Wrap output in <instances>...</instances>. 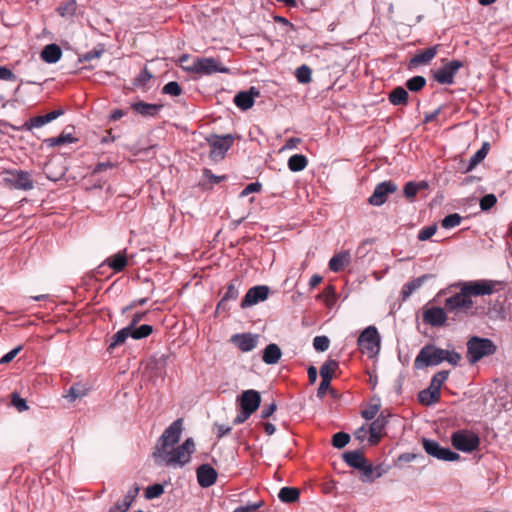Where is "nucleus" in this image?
<instances>
[{
    "mask_svg": "<svg viewBox=\"0 0 512 512\" xmlns=\"http://www.w3.org/2000/svg\"><path fill=\"white\" fill-rule=\"evenodd\" d=\"M48 141L52 146H59L66 143H74L77 141V139L74 138L71 134H61L58 137L50 138Z\"/></svg>",
    "mask_w": 512,
    "mask_h": 512,
    "instance_id": "53",
    "label": "nucleus"
},
{
    "mask_svg": "<svg viewBox=\"0 0 512 512\" xmlns=\"http://www.w3.org/2000/svg\"><path fill=\"white\" fill-rule=\"evenodd\" d=\"M497 202L496 196L494 194H487L480 200V207L483 211L489 210L492 208Z\"/></svg>",
    "mask_w": 512,
    "mask_h": 512,
    "instance_id": "55",
    "label": "nucleus"
},
{
    "mask_svg": "<svg viewBox=\"0 0 512 512\" xmlns=\"http://www.w3.org/2000/svg\"><path fill=\"white\" fill-rule=\"evenodd\" d=\"M242 285V281L239 278L232 279L228 284L226 288V292L224 293L223 297L219 301L216 307V312H228V301L230 300H236L239 296V290Z\"/></svg>",
    "mask_w": 512,
    "mask_h": 512,
    "instance_id": "16",
    "label": "nucleus"
},
{
    "mask_svg": "<svg viewBox=\"0 0 512 512\" xmlns=\"http://www.w3.org/2000/svg\"><path fill=\"white\" fill-rule=\"evenodd\" d=\"M62 50L57 44H48L41 51V58L44 62L53 64L61 59Z\"/></svg>",
    "mask_w": 512,
    "mask_h": 512,
    "instance_id": "27",
    "label": "nucleus"
},
{
    "mask_svg": "<svg viewBox=\"0 0 512 512\" xmlns=\"http://www.w3.org/2000/svg\"><path fill=\"white\" fill-rule=\"evenodd\" d=\"M262 506V502L248 504L246 506H240L236 508L233 512H256Z\"/></svg>",
    "mask_w": 512,
    "mask_h": 512,
    "instance_id": "64",
    "label": "nucleus"
},
{
    "mask_svg": "<svg viewBox=\"0 0 512 512\" xmlns=\"http://www.w3.org/2000/svg\"><path fill=\"white\" fill-rule=\"evenodd\" d=\"M439 399L440 392L437 390H433L431 386H429L427 389L420 391L418 394L419 402L427 406L437 403Z\"/></svg>",
    "mask_w": 512,
    "mask_h": 512,
    "instance_id": "33",
    "label": "nucleus"
},
{
    "mask_svg": "<svg viewBox=\"0 0 512 512\" xmlns=\"http://www.w3.org/2000/svg\"><path fill=\"white\" fill-rule=\"evenodd\" d=\"M58 13L61 16H73L76 12V1L68 0L66 3L60 5L57 8Z\"/></svg>",
    "mask_w": 512,
    "mask_h": 512,
    "instance_id": "47",
    "label": "nucleus"
},
{
    "mask_svg": "<svg viewBox=\"0 0 512 512\" xmlns=\"http://www.w3.org/2000/svg\"><path fill=\"white\" fill-rule=\"evenodd\" d=\"M350 441V435L345 432H338L332 437V445L335 448H344Z\"/></svg>",
    "mask_w": 512,
    "mask_h": 512,
    "instance_id": "46",
    "label": "nucleus"
},
{
    "mask_svg": "<svg viewBox=\"0 0 512 512\" xmlns=\"http://www.w3.org/2000/svg\"><path fill=\"white\" fill-rule=\"evenodd\" d=\"M103 53H104V48H100V49H96L95 48V49H93L91 51H88L85 54H83L79 58V61L80 62H89V61H91L93 59L100 58Z\"/></svg>",
    "mask_w": 512,
    "mask_h": 512,
    "instance_id": "56",
    "label": "nucleus"
},
{
    "mask_svg": "<svg viewBox=\"0 0 512 512\" xmlns=\"http://www.w3.org/2000/svg\"><path fill=\"white\" fill-rule=\"evenodd\" d=\"M330 345V340L327 336H316L313 339V347L316 351L325 352L328 350Z\"/></svg>",
    "mask_w": 512,
    "mask_h": 512,
    "instance_id": "50",
    "label": "nucleus"
},
{
    "mask_svg": "<svg viewBox=\"0 0 512 512\" xmlns=\"http://www.w3.org/2000/svg\"><path fill=\"white\" fill-rule=\"evenodd\" d=\"M282 355L281 349L277 344L271 343L266 346L263 352L262 360L268 365L278 363Z\"/></svg>",
    "mask_w": 512,
    "mask_h": 512,
    "instance_id": "29",
    "label": "nucleus"
},
{
    "mask_svg": "<svg viewBox=\"0 0 512 512\" xmlns=\"http://www.w3.org/2000/svg\"><path fill=\"white\" fill-rule=\"evenodd\" d=\"M164 493V487L161 484H153L146 488L145 497L154 499L160 497Z\"/></svg>",
    "mask_w": 512,
    "mask_h": 512,
    "instance_id": "51",
    "label": "nucleus"
},
{
    "mask_svg": "<svg viewBox=\"0 0 512 512\" xmlns=\"http://www.w3.org/2000/svg\"><path fill=\"white\" fill-rule=\"evenodd\" d=\"M439 45L436 44L432 47H429L424 50H419L409 62L410 67H417L422 64H428L432 61V59L436 56L438 52Z\"/></svg>",
    "mask_w": 512,
    "mask_h": 512,
    "instance_id": "21",
    "label": "nucleus"
},
{
    "mask_svg": "<svg viewBox=\"0 0 512 512\" xmlns=\"http://www.w3.org/2000/svg\"><path fill=\"white\" fill-rule=\"evenodd\" d=\"M358 470L362 473L361 480L363 482H373L383 474L381 467H374L371 463H368V461H366L365 464H363V467Z\"/></svg>",
    "mask_w": 512,
    "mask_h": 512,
    "instance_id": "30",
    "label": "nucleus"
},
{
    "mask_svg": "<svg viewBox=\"0 0 512 512\" xmlns=\"http://www.w3.org/2000/svg\"><path fill=\"white\" fill-rule=\"evenodd\" d=\"M11 404L19 411L24 412L28 410V405L26 400L21 398L20 395L16 392L11 394Z\"/></svg>",
    "mask_w": 512,
    "mask_h": 512,
    "instance_id": "54",
    "label": "nucleus"
},
{
    "mask_svg": "<svg viewBox=\"0 0 512 512\" xmlns=\"http://www.w3.org/2000/svg\"><path fill=\"white\" fill-rule=\"evenodd\" d=\"M449 376V371H439L437 372L431 379L430 385L433 390H437L440 392L443 383L447 380Z\"/></svg>",
    "mask_w": 512,
    "mask_h": 512,
    "instance_id": "44",
    "label": "nucleus"
},
{
    "mask_svg": "<svg viewBox=\"0 0 512 512\" xmlns=\"http://www.w3.org/2000/svg\"><path fill=\"white\" fill-rule=\"evenodd\" d=\"M489 147V143H483L482 147L471 156L468 166L463 170V172L468 173L472 171L482 160H484L488 154Z\"/></svg>",
    "mask_w": 512,
    "mask_h": 512,
    "instance_id": "32",
    "label": "nucleus"
},
{
    "mask_svg": "<svg viewBox=\"0 0 512 512\" xmlns=\"http://www.w3.org/2000/svg\"><path fill=\"white\" fill-rule=\"evenodd\" d=\"M153 332V327L148 324H143L139 326L138 328H132L131 327V337L133 339H143L151 335Z\"/></svg>",
    "mask_w": 512,
    "mask_h": 512,
    "instance_id": "42",
    "label": "nucleus"
},
{
    "mask_svg": "<svg viewBox=\"0 0 512 512\" xmlns=\"http://www.w3.org/2000/svg\"><path fill=\"white\" fill-rule=\"evenodd\" d=\"M237 403L241 409L253 414L261 404V395L253 389L245 390L238 396Z\"/></svg>",
    "mask_w": 512,
    "mask_h": 512,
    "instance_id": "15",
    "label": "nucleus"
},
{
    "mask_svg": "<svg viewBox=\"0 0 512 512\" xmlns=\"http://www.w3.org/2000/svg\"><path fill=\"white\" fill-rule=\"evenodd\" d=\"M463 67V62L460 60H452L445 63L442 67L433 72L434 80L441 85L454 84V77L460 68Z\"/></svg>",
    "mask_w": 512,
    "mask_h": 512,
    "instance_id": "11",
    "label": "nucleus"
},
{
    "mask_svg": "<svg viewBox=\"0 0 512 512\" xmlns=\"http://www.w3.org/2000/svg\"><path fill=\"white\" fill-rule=\"evenodd\" d=\"M1 124L5 127H10L11 129H13L15 131H23V130L30 131L33 128H38V127H41V126L47 124V122H46L45 116L41 115V116H36V117L30 118L28 121H26L21 126H15L13 124H10V123L4 122V121H1Z\"/></svg>",
    "mask_w": 512,
    "mask_h": 512,
    "instance_id": "25",
    "label": "nucleus"
},
{
    "mask_svg": "<svg viewBox=\"0 0 512 512\" xmlns=\"http://www.w3.org/2000/svg\"><path fill=\"white\" fill-rule=\"evenodd\" d=\"M161 104H151L143 101L134 102L131 104V109L136 113L145 117H154L162 109Z\"/></svg>",
    "mask_w": 512,
    "mask_h": 512,
    "instance_id": "23",
    "label": "nucleus"
},
{
    "mask_svg": "<svg viewBox=\"0 0 512 512\" xmlns=\"http://www.w3.org/2000/svg\"><path fill=\"white\" fill-rule=\"evenodd\" d=\"M214 431L216 433L217 438L220 439L230 433L231 427L224 424L215 423Z\"/></svg>",
    "mask_w": 512,
    "mask_h": 512,
    "instance_id": "62",
    "label": "nucleus"
},
{
    "mask_svg": "<svg viewBox=\"0 0 512 512\" xmlns=\"http://www.w3.org/2000/svg\"><path fill=\"white\" fill-rule=\"evenodd\" d=\"M129 336H131V327H125L119 330L113 336L112 342L108 346V351L111 352L115 347L122 345Z\"/></svg>",
    "mask_w": 512,
    "mask_h": 512,
    "instance_id": "38",
    "label": "nucleus"
},
{
    "mask_svg": "<svg viewBox=\"0 0 512 512\" xmlns=\"http://www.w3.org/2000/svg\"><path fill=\"white\" fill-rule=\"evenodd\" d=\"M270 289L265 285H258L250 288L243 297L240 306L242 309L254 306L268 298Z\"/></svg>",
    "mask_w": 512,
    "mask_h": 512,
    "instance_id": "14",
    "label": "nucleus"
},
{
    "mask_svg": "<svg viewBox=\"0 0 512 512\" xmlns=\"http://www.w3.org/2000/svg\"><path fill=\"white\" fill-rule=\"evenodd\" d=\"M234 343L242 352H249L257 345V337L249 333L235 334L231 337Z\"/></svg>",
    "mask_w": 512,
    "mask_h": 512,
    "instance_id": "22",
    "label": "nucleus"
},
{
    "mask_svg": "<svg viewBox=\"0 0 512 512\" xmlns=\"http://www.w3.org/2000/svg\"><path fill=\"white\" fill-rule=\"evenodd\" d=\"M86 394L85 389H83L80 385H72L69 390L67 391V394L65 397L73 402L77 398H80Z\"/></svg>",
    "mask_w": 512,
    "mask_h": 512,
    "instance_id": "52",
    "label": "nucleus"
},
{
    "mask_svg": "<svg viewBox=\"0 0 512 512\" xmlns=\"http://www.w3.org/2000/svg\"><path fill=\"white\" fill-rule=\"evenodd\" d=\"M297 81L301 84L310 83L312 80V70L307 65H302L296 70Z\"/></svg>",
    "mask_w": 512,
    "mask_h": 512,
    "instance_id": "41",
    "label": "nucleus"
},
{
    "mask_svg": "<svg viewBox=\"0 0 512 512\" xmlns=\"http://www.w3.org/2000/svg\"><path fill=\"white\" fill-rule=\"evenodd\" d=\"M389 417V413H387L386 411H381L379 416L371 423L369 428V441L372 445L377 444L381 440L383 436V430L388 423Z\"/></svg>",
    "mask_w": 512,
    "mask_h": 512,
    "instance_id": "17",
    "label": "nucleus"
},
{
    "mask_svg": "<svg viewBox=\"0 0 512 512\" xmlns=\"http://www.w3.org/2000/svg\"><path fill=\"white\" fill-rule=\"evenodd\" d=\"M300 491L295 487H283L280 489L278 497L284 503H294L299 499Z\"/></svg>",
    "mask_w": 512,
    "mask_h": 512,
    "instance_id": "37",
    "label": "nucleus"
},
{
    "mask_svg": "<svg viewBox=\"0 0 512 512\" xmlns=\"http://www.w3.org/2000/svg\"><path fill=\"white\" fill-rule=\"evenodd\" d=\"M437 231V226H427L418 233V239L420 241H426L430 239Z\"/></svg>",
    "mask_w": 512,
    "mask_h": 512,
    "instance_id": "58",
    "label": "nucleus"
},
{
    "mask_svg": "<svg viewBox=\"0 0 512 512\" xmlns=\"http://www.w3.org/2000/svg\"><path fill=\"white\" fill-rule=\"evenodd\" d=\"M114 272H122L128 265V259L125 250L119 251L104 261Z\"/></svg>",
    "mask_w": 512,
    "mask_h": 512,
    "instance_id": "24",
    "label": "nucleus"
},
{
    "mask_svg": "<svg viewBox=\"0 0 512 512\" xmlns=\"http://www.w3.org/2000/svg\"><path fill=\"white\" fill-rule=\"evenodd\" d=\"M381 404L380 400H372L369 405L361 411V416L366 420H372L376 417L378 412L380 411Z\"/></svg>",
    "mask_w": 512,
    "mask_h": 512,
    "instance_id": "40",
    "label": "nucleus"
},
{
    "mask_svg": "<svg viewBox=\"0 0 512 512\" xmlns=\"http://www.w3.org/2000/svg\"><path fill=\"white\" fill-rule=\"evenodd\" d=\"M197 480L201 487L212 486L217 480V472L209 464H202L197 468Z\"/></svg>",
    "mask_w": 512,
    "mask_h": 512,
    "instance_id": "20",
    "label": "nucleus"
},
{
    "mask_svg": "<svg viewBox=\"0 0 512 512\" xmlns=\"http://www.w3.org/2000/svg\"><path fill=\"white\" fill-rule=\"evenodd\" d=\"M427 276L418 277L404 285L402 293L404 297H408L412 292L421 287Z\"/></svg>",
    "mask_w": 512,
    "mask_h": 512,
    "instance_id": "45",
    "label": "nucleus"
},
{
    "mask_svg": "<svg viewBox=\"0 0 512 512\" xmlns=\"http://www.w3.org/2000/svg\"><path fill=\"white\" fill-rule=\"evenodd\" d=\"M343 460L352 468L359 469L367 461L360 451H347L343 454Z\"/></svg>",
    "mask_w": 512,
    "mask_h": 512,
    "instance_id": "31",
    "label": "nucleus"
},
{
    "mask_svg": "<svg viewBox=\"0 0 512 512\" xmlns=\"http://www.w3.org/2000/svg\"><path fill=\"white\" fill-rule=\"evenodd\" d=\"M0 79L5 81H16V75L7 67L0 66Z\"/></svg>",
    "mask_w": 512,
    "mask_h": 512,
    "instance_id": "61",
    "label": "nucleus"
},
{
    "mask_svg": "<svg viewBox=\"0 0 512 512\" xmlns=\"http://www.w3.org/2000/svg\"><path fill=\"white\" fill-rule=\"evenodd\" d=\"M4 178L3 181L6 185L9 187H12L14 189L18 190H31L34 187V182L32 179V175L28 171L23 170H6L4 172Z\"/></svg>",
    "mask_w": 512,
    "mask_h": 512,
    "instance_id": "7",
    "label": "nucleus"
},
{
    "mask_svg": "<svg viewBox=\"0 0 512 512\" xmlns=\"http://www.w3.org/2000/svg\"><path fill=\"white\" fill-rule=\"evenodd\" d=\"M206 141L210 146V158L213 160H221L226 152L232 147L234 137L231 134L219 136L211 134L206 137Z\"/></svg>",
    "mask_w": 512,
    "mask_h": 512,
    "instance_id": "6",
    "label": "nucleus"
},
{
    "mask_svg": "<svg viewBox=\"0 0 512 512\" xmlns=\"http://www.w3.org/2000/svg\"><path fill=\"white\" fill-rule=\"evenodd\" d=\"M423 448L425 452L438 460L443 461H456L460 455L449 448L441 447L440 444L434 440L423 438Z\"/></svg>",
    "mask_w": 512,
    "mask_h": 512,
    "instance_id": "12",
    "label": "nucleus"
},
{
    "mask_svg": "<svg viewBox=\"0 0 512 512\" xmlns=\"http://www.w3.org/2000/svg\"><path fill=\"white\" fill-rule=\"evenodd\" d=\"M474 302L464 293L462 289L460 292L448 297L445 300V309L447 312L454 313L455 316L459 314L467 315L473 308Z\"/></svg>",
    "mask_w": 512,
    "mask_h": 512,
    "instance_id": "9",
    "label": "nucleus"
},
{
    "mask_svg": "<svg viewBox=\"0 0 512 512\" xmlns=\"http://www.w3.org/2000/svg\"><path fill=\"white\" fill-rule=\"evenodd\" d=\"M130 508L129 502L121 501L116 502L109 510V512H126Z\"/></svg>",
    "mask_w": 512,
    "mask_h": 512,
    "instance_id": "63",
    "label": "nucleus"
},
{
    "mask_svg": "<svg viewBox=\"0 0 512 512\" xmlns=\"http://www.w3.org/2000/svg\"><path fill=\"white\" fill-rule=\"evenodd\" d=\"M398 186L392 180H387L376 185L372 195L369 197L368 202L373 206H380L384 204L388 196L397 191Z\"/></svg>",
    "mask_w": 512,
    "mask_h": 512,
    "instance_id": "13",
    "label": "nucleus"
},
{
    "mask_svg": "<svg viewBox=\"0 0 512 512\" xmlns=\"http://www.w3.org/2000/svg\"><path fill=\"white\" fill-rule=\"evenodd\" d=\"M461 360V355L455 351H448L444 349V361H447L451 365L456 366Z\"/></svg>",
    "mask_w": 512,
    "mask_h": 512,
    "instance_id": "59",
    "label": "nucleus"
},
{
    "mask_svg": "<svg viewBox=\"0 0 512 512\" xmlns=\"http://www.w3.org/2000/svg\"><path fill=\"white\" fill-rule=\"evenodd\" d=\"M453 447L459 451L470 453L476 450L480 445L478 435L469 430H458L451 436Z\"/></svg>",
    "mask_w": 512,
    "mask_h": 512,
    "instance_id": "5",
    "label": "nucleus"
},
{
    "mask_svg": "<svg viewBox=\"0 0 512 512\" xmlns=\"http://www.w3.org/2000/svg\"><path fill=\"white\" fill-rule=\"evenodd\" d=\"M497 351V346L488 338L472 336L467 341V360L470 364L479 362L482 358L491 356Z\"/></svg>",
    "mask_w": 512,
    "mask_h": 512,
    "instance_id": "2",
    "label": "nucleus"
},
{
    "mask_svg": "<svg viewBox=\"0 0 512 512\" xmlns=\"http://www.w3.org/2000/svg\"><path fill=\"white\" fill-rule=\"evenodd\" d=\"M427 188H428V183L426 181H420V182L410 181L405 184L403 193H404V196L408 200L412 201L420 190H425Z\"/></svg>",
    "mask_w": 512,
    "mask_h": 512,
    "instance_id": "34",
    "label": "nucleus"
},
{
    "mask_svg": "<svg viewBox=\"0 0 512 512\" xmlns=\"http://www.w3.org/2000/svg\"><path fill=\"white\" fill-rule=\"evenodd\" d=\"M186 70L201 75L229 72V69L225 67L219 59L212 57L197 58Z\"/></svg>",
    "mask_w": 512,
    "mask_h": 512,
    "instance_id": "4",
    "label": "nucleus"
},
{
    "mask_svg": "<svg viewBox=\"0 0 512 512\" xmlns=\"http://www.w3.org/2000/svg\"><path fill=\"white\" fill-rule=\"evenodd\" d=\"M444 361V349L433 344L425 345L421 348L414 360L415 369H424L429 366L439 365Z\"/></svg>",
    "mask_w": 512,
    "mask_h": 512,
    "instance_id": "3",
    "label": "nucleus"
},
{
    "mask_svg": "<svg viewBox=\"0 0 512 512\" xmlns=\"http://www.w3.org/2000/svg\"><path fill=\"white\" fill-rule=\"evenodd\" d=\"M338 362L335 360H327L320 368V376L322 379L332 380L333 374L338 368Z\"/></svg>",
    "mask_w": 512,
    "mask_h": 512,
    "instance_id": "39",
    "label": "nucleus"
},
{
    "mask_svg": "<svg viewBox=\"0 0 512 512\" xmlns=\"http://www.w3.org/2000/svg\"><path fill=\"white\" fill-rule=\"evenodd\" d=\"M226 179V175L218 176L213 174V172L210 169L204 168L203 176L201 181L199 182V185L203 189H212L214 184H219L220 182L225 181Z\"/></svg>",
    "mask_w": 512,
    "mask_h": 512,
    "instance_id": "28",
    "label": "nucleus"
},
{
    "mask_svg": "<svg viewBox=\"0 0 512 512\" xmlns=\"http://www.w3.org/2000/svg\"><path fill=\"white\" fill-rule=\"evenodd\" d=\"M350 253L342 251L335 254L329 261V269L333 272L343 271L350 264Z\"/></svg>",
    "mask_w": 512,
    "mask_h": 512,
    "instance_id": "26",
    "label": "nucleus"
},
{
    "mask_svg": "<svg viewBox=\"0 0 512 512\" xmlns=\"http://www.w3.org/2000/svg\"><path fill=\"white\" fill-rule=\"evenodd\" d=\"M113 168H115V164L110 161L98 163L93 169L90 177H95L96 175Z\"/></svg>",
    "mask_w": 512,
    "mask_h": 512,
    "instance_id": "57",
    "label": "nucleus"
},
{
    "mask_svg": "<svg viewBox=\"0 0 512 512\" xmlns=\"http://www.w3.org/2000/svg\"><path fill=\"white\" fill-rule=\"evenodd\" d=\"M308 165L306 156L302 154H294L288 159V168L292 172H300Z\"/></svg>",
    "mask_w": 512,
    "mask_h": 512,
    "instance_id": "36",
    "label": "nucleus"
},
{
    "mask_svg": "<svg viewBox=\"0 0 512 512\" xmlns=\"http://www.w3.org/2000/svg\"><path fill=\"white\" fill-rule=\"evenodd\" d=\"M497 282L492 280L468 281L461 284V289L471 299L472 296L491 295Z\"/></svg>",
    "mask_w": 512,
    "mask_h": 512,
    "instance_id": "10",
    "label": "nucleus"
},
{
    "mask_svg": "<svg viewBox=\"0 0 512 512\" xmlns=\"http://www.w3.org/2000/svg\"><path fill=\"white\" fill-rule=\"evenodd\" d=\"M408 99V92L401 86L394 88L389 94V101L395 106L407 105Z\"/></svg>",
    "mask_w": 512,
    "mask_h": 512,
    "instance_id": "35",
    "label": "nucleus"
},
{
    "mask_svg": "<svg viewBox=\"0 0 512 512\" xmlns=\"http://www.w3.org/2000/svg\"><path fill=\"white\" fill-rule=\"evenodd\" d=\"M260 96V91L255 87H250L247 91H240L234 97L235 105L241 110L250 109L255 102V98Z\"/></svg>",
    "mask_w": 512,
    "mask_h": 512,
    "instance_id": "19",
    "label": "nucleus"
},
{
    "mask_svg": "<svg viewBox=\"0 0 512 512\" xmlns=\"http://www.w3.org/2000/svg\"><path fill=\"white\" fill-rule=\"evenodd\" d=\"M262 188V185L259 182L249 183L240 193L241 197H245L251 193L259 192Z\"/></svg>",
    "mask_w": 512,
    "mask_h": 512,
    "instance_id": "60",
    "label": "nucleus"
},
{
    "mask_svg": "<svg viewBox=\"0 0 512 512\" xmlns=\"http://www.w3.org/2000/svg\"><path fill=\"white\" fill-rule=\"evenodd\" d=\"M426 85V79L423 76H414L407 80L406 87L411 92L421 91Z\"/></svg>",
    "mask_w": 512,
    "mask_h": 512,
    "instance_id": "43",
    "label": "nucleus"
},
{
    "mask_svg": "<svg viewBox=\"0 0 512 512\" xmlns=\"http://www.w3.org/2000/svg\"><path fill=\"white\" fill-rule=\"evenodd\" d=\"M446 309L441 307H429L423 310L422 318L426 324L433 327L443 326L447 320Z\"/></svg>",
    "mask_w": 512,
    "mask_h": 512,
    "instance_id": "18",
    "label": "nucleus"
},
{
    "mask_svg": "<svg viewBox=\"0 0 512 512\" xmlns=\"http://www.w3.org/2000/svg\"><path fill=\"white\" fill-rule=\"evenodd\" d=\"M358 347L362 353L375 354L379 350L380 337L378 330L374 326L365 328L358 337Z\"/></svg>",
    "mask_w": 512,
    "mask_h": 512,
    "instance_id": "8",
    "label": "nucleus"
},
{
    "mask_svg": "<svg viewBox=\"0 0 512 512\" xmlns=\"http://www.w3.org/2000/svg\"><path fill=\"white\" fill-rule=\"evenodd\" d=\"M162 93L171 95V96H179L182 93V88L176 81H170L164 85L162 89Z\"/></svg>",
    "mask_w": 512,
    "mask_h": 512,
    "instance_id": "49",
    "label": "nucleus"
},
{
    "mask_svg": "<svg viewBox=\"0 0 512 512\" xmlns=\"http://www.w3.org/2000/svg\"><path fill=\"white\" fill-rule=\"evenodd\" d=\"M151 78H152L151 72L145 67L139 73V75L134 79L133 85L136 87H144L151 80Z\"/></svg>",
    "mask_w": 512,
    "mask_h": 512,
    "instance_id": "48",
    "label": "nucleus"
},
{
    "mask_svg": "<svg viewBox=\"0 0 512 512\" xmlns=\"http://www.w3.org/2000/svg\"><path fill=\"white\" fill-rule=\"evenodd\" d=\"M183 430V419L178 418L168 426L158 439L153 456L167 466H184L195 451L192 438H187L182 445L174 448L179 442Z\"/></svg>",
    "mask_w": 512,
    "mask_h": 512,
    "instance_id": "1",
    "label": "nucleus"
}]
</instances>
